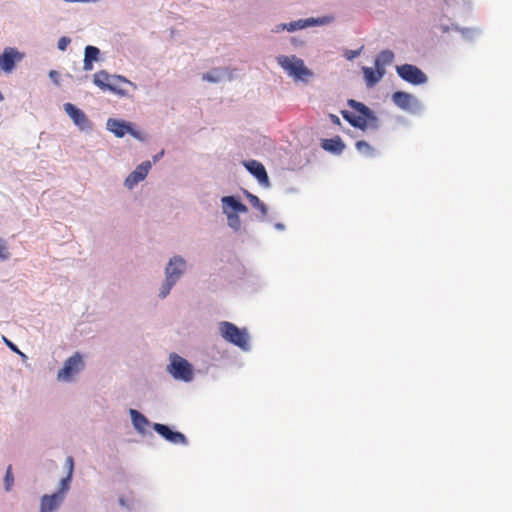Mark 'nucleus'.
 Segmentation results:
<instances>
[{
  "label": "nucleus",
  "instance_id": "c9c22d12",
  "mask_svg": "<svg viewBox=\"0 0 512 512\" xmlns=\"http://www.w3.org/2000/svg\"><path fill=\"white\" fill-rule=\"evenodd\" d=\"M330 119H331L332 123H334L336 125L341 124L339 117L334 114H330Z\"/></svg>",
  "mask_w": 512,
  "mask_h": 512
},
{
  "label": "nucleus",
  "instance_id": "1a4fd4ad",
  "mask_svg": "<svg viewBox=\"0 0 512 512\" xmlns=\"http://www.w3.org/2000/svg\"><path fill=\"white\" fill-rule=\"evenodd\" d=\"M107 129L112 132L116 137H123L125 134H131L135 138H139L138 132L134 131L132 126L119 119L109 118L107 120Z\"/></svg>",
  "mask_w": 512,
  "mask_h": 512
},
{
  "label": "nucleus",
  "instance_id": "9d476101",
  "mask_svg": "<svg viewBox=\"0 0 512 512\" xmlns=\"http://www.w3.org/2000/svg\"><path fill=\"white\" fill-rule=\"evenodd\" d=\"M23 59V54L18 52L15 48L7 47L0 55V68L5 72H11L14 69L15 63Z\"/></svg>",
  "mask_w": 512,
  "mask_h": 512
},
{
  "label": "nucleus",
  "instance_id": "412c9836",
  "mask_svg": "<svg viewBox=\"0 0 512 512\" xmlns=\"http://www.w3.org/2000/svg\"><path fill=\"white\" fill-rule=\"evenodd\" d=\"M394 54L390 50L382 51L375 60V67L377 69H384V65L392 63Z\"/></svg>",
  "mask_w": 512,
  "mask_h": 512
},
{
  "label": "nucleus",
  "instance_id": "f704fd0d",
  "mask_svg": "<svg viewBox=\"0 0 512 512\" xmlns=\"http://www.w3.org/2000/svg\"><path fill=\"white\" fill-rule=\"evenodd\" d=\"M83 69L85 71H90L93 69V61L92 60H88L86 58H84V65H83Z\"/></svg>",
  "mask_w": 512,
  "mask_h": 512
},
{
  "label": "nucleus",
  "instance_id": "a878e982",
  "mask_svg": "<svg viewBox=\"0 0 512 512\" xmlns=\"http://www.w3.org/2000/svg\"><path fill=\"white\" fill-rule=\"evenodd\" d=\"M100 54V50L95 46H86L84 58L92 61H97Z\"/></svg>",
  "mask_w": 512,
  "mask_h": 512
},
{
  "label": "nucleus",
  "instance_id": "6e6552de",
  "mask_svg": "<svg viewBox=\"0 0 512 512\" xmlns=\"http://www.w3.org/2000/svg\"><path fill=\"white\" fill-rule=\"evenodd\" d=\"M118 80L126 82L127 80L123 76H111L105 70H101L94 74L93 83L102 90H109L111 92H117V89L113 85L112 81Z\"/></svg>",
  "mask_w": 512,
  "mask_h": 512
},
{
  "label": "nucleus",
  "instance_id": "ddd939ff",
  "mask_svg": "<svg viewBox=\"0 0 512 512\" xmlns=\"http://www.w3.org/2000/svg\"><path fill=\"white\" fill-rule=\"evenodd\" d=\"M150 169H151V163L149 161L142 162L126 178L125 186L129 189H132L136 184H138L140 181H143L146 178Z\"/></svg>",
  "mask_w": 512,
  "mask_h": 512
},
{
  "label": "nucleus",
  "instance_id": "f03ea898",
  "mask_svg": "<svg viewBox=\"0 0 512 512\" xmlns=\"http://www.w3.org/2000/svg\"><path fill=\"white\" fill-rule=\"evenodd\" d=\"M276 60L281 68L296 81L308 82L313 77V72L305 66L304 61L295 55H280Z\"/></svg>",
  "mask_w": 512,
  "mask_h": 512
},
{
  "label": "nucleus",
  "instance_id": "7ed1b4c3",
  "mask_svg": "<svg viewBox=\"0 0 512 512\" xmlns=\"http://www.w3.org/2000/svg\"><path fill=\"white\" fill-rule=\"evenodd\" d=\"M219 330L221 336L228 342L240 347L243 350L249 348V336L246 329H240L235 324L227 321L220 322Z\"/></svg>",
  "mask_w": 512,
  "mask_h": 512
},
{
  "label": "nucleus",
  "instance_id": "2eb2a0df",
  "mask_svg": "<svg viewBox=\"0 0 512 512\" xmlns=\"http://www.w3.org/2000/svg\"><path fill=\"white\" fill-rule=\"evenodd\" d=\"M64 497L61 493H54L52 495H44L41 498L40 512H53L63 502Z\"/></svg>",
  "mask_w": 512,
  "mask_h": 512
},
{
  "label": "nucleus",
  "instance_id": "7c9ffc66",
  "mask_svg": "<svg viewBox=\"0 0 512 512\" xmlns=\"http://www.w3.org/2000/svg\"><path fill=\"white\" fill-rule=\"evenodd\" d=\"M71 40L68 37H61L58 41V48L61 51L66 50L67 46L70 44Z\"/></svg>",
  "mask_w": 512,
  "mask_h": 512
},
{
  "label": "nucleus",
  "instance_id": "9b49d317",
  "mask_svg": "<svg viewBox=\"0 0 512 512\" xmlns=\"http://www.w3.org/2000/svg\"><path fill=\"white\" fill-rule=\"evenodd\" d=\"M64 110L81 130H88L91 124L85 113L71 103L64 104Z\"/></svg>",
  "mask_w": 512,
  "mask_h": 512
},
{
  "label": "nucleus",
  "instance_id": "dca6fc26",
  "mask_svg": "<svg viewBox=\"0 0 512 512\" xmlns=\"http://www.w3.org/2000/svg\"><path fill=\"white\" fill-rule=\"evenodd\" d=\"M321 147L324 150L334 154H341L345 149V144L339 136H336L331 139H323L321 142Z\"/></svg>",
  "mask_w": 512,
  "mask_h": 512
},
{
  "label": "nucleus",
  "instance_id": "0eeeda50",
  "mask_svg": "<svg viewBox=\"0 0 512 512\" xmlns=\"http://www.w3.org/2000/svg\"><path fill=\"white\" fill-rule=\"evenodd\" d=\"M177 263L181 266L183 264V259L181 257L176 256L170 259L168 266L166 267V280L160 291L161 298H165L169 294L170 290L172 289L176 281L179 279V272L175 273L174 271H172V266Z\"/></svg>",
  "mask_w": 512,
  "mask_h": 512
},
{
  "label": "nucleus",
  "instance_id": "f8f14e48",
  "mask_svg": "<svg viewBox=\"0 0 512 512\" xmlns=\"http://www.w3.org/2000/svg\"><path fill=\"white\" fill-rule=\"evenodd\" d=\"M153 429L170 443L187 444V439L184 434L181 432L172 431L168 426L164 424L154 423Z\"/></svg>",
  "mask_w": 512,
  "mask_h": 512
},
{
  "label": "nucleus",
  "instance_id": "a19ab883",
  "mask_svg": "<svg viewBox=\"0 0 512 512\" xmlns=\"http://www.w3.org/2000/svg\"><path fill=\"white\" fill-rule=\"evenodd\" d=\"M352 55L348 57V59H351L352 57L358 55V51H352Z\"/></svg>",
  "mask_w": 512,
  "mask_h": 512
},
{
  "label": "nucleus",
  "instance_id": "bb28decb",
  "mask_svg": "<svg viewBox=\"0 0 512 512\" xmlns=\"http://www.w3.org/2000/svg\"><path fill=\"white\" fill-rule=\"evenodd\" d=\"M72 474L68 473L65 478H63L60 482V488L57 493H61V495L64 497V494L69 490L70 488V482H71Z\"/></svg>",
  "mask_w": 512,
  "mask_h": 512
},
{
  "label": "nucleus",
  "instance_id": "e433bc0d",
  "mask_svg": "<svg viewBox=\"0 0 512 512\" xmlns=\"http://www.w3.org/2000/svg\"><path fill=\"white\" fill-rule=\"evenodd\" d=\"M163 155H164V151L162 150L161 152H159L157 155H155L153 157V161L157 162Z\"/></svg>",
  "mask_w": 512,
  "mask_h": 512
},
{
  "label": "nucleus",
  "instance_id": "4468645a",
  "mask_svg": "<svg viewBox=\"0 0 512 512\" xmlns=\"http://www.w3.org/2000/svg\"><path fill=\"white\" fill-rule=\"evenodd\" d=\"M246 169L254 175L261 184L267 185L269 182L267 172L263 164L256 160L244 162Z\"/></svg>",
  "mask_w": 512,
  "mask_h": 512
},
{
  "label": "nucleus",
  "instance_id": "f257e3e1",
  "mask_svg": "<svg viewBox=\"0 0 512 512\" xmlns=\"http://www.w3.org/2000/svg\"><path fill=\"white\" fill-rule=\"evenodd\" d=\"M348 105L360 114L357 116L346 110L341 111L343 118L350 125L363 131L379 129L380 120L369 107L353 99L348 100Z\"/></svg>",
  "mask_w": 512,
  "mask_h": 512
},
{
  "label": "nucleus",
  "instance_id": "cd10ccee",
  "mask_svg": "<svg viewBox=\"0 0 512 512\" xmlns=\"http://www.w3.org/2000/svg\"><path fill=\"white\" fill-rule=\"evenodd\" d=\"M5 488L7 491H9L13 485V482H14V477H13V474H12V466L9 465L8 468H7V471H6V475H5Z\"/></svg>",
  "mask_w": 512,
  "mask_h": 512
},
{
  "label": "nucleus",
  "instance_id": "423d86ee",
  "mask_svg": "<svg viewBox=\"0 0 512 512\" xmlns=\"http://www.w3.org/2000/svg\"><path fill=\"white\" fill-rule=\"evenodd\" d=\"M396 71L400 78L410 84L420 85L427 82L426 74L417 66L411 64H403L397 66Z\"/></svg>",
  "mask_w": 512,
  "mask_h": 512
},
{
  "label": "nucleus",
  "instance_id": "2f4dec72",
  "mask_svg": "<svg viewBox=\"0 0 512 512\" xmlns=\"http://www.w3.org/2000/svg\"><path fill=\"white\" fill-rule=\"evenodd\" d=\"M184 268H185V261L183 260V264L180 266L178 263L177 264H174L172 266V271H174L175 273L179 272V277L181 276V274L183 273L184 271Z\"/></svg>",
  "mask_w": 512,
  "mask_h": 512
},
{
  "label": "nucleus",
  "instance_id": "20e7f679",
  "mask_svg": "<svg viewBox=\"0 0 512 512\" xmlns=\"http://www.w3.org/2000/svg\"><path fill=\"white\" fill-rule=\"evenodd\" d=\"M169 373L175 378L185 382L191 381L193 378V371L188 361L176 354L171 356V363L169 365Z\"/></svg>",
  "mask_w": 512,
  "mask_h": 512
},
{
  "label": "nucleus",
  "instance_id": "ea45409f",
  "mask_svg": "<svg viewBox=\"0 0 512 512\" xmlns=\"http://www.w3.org/2000/svg\"><path fill=\"white\" fill-rule=\"evenodd\" d=\"M119 503H120V505H122V506H126V501H125L123 498H120V499H119Z\"/></svg>",
  "mask_w": 512,
  "mask_h": 512
},
{
  "label": "nucleus",
  "instance_id": "c756f323",
  "mask_svg": "<svg viewBox=\"0 0 512 512\" xmlns=\"http://www.w3.org/2000/svg\"><path fill=\"white\" fill-rule=\"evenodd\" d=\"M9 253L3 240L0 239V260L8 259Z\"/></svg>",
  "mask_w": 512,
  "mask_h": 512
},
{
  "label": "nucleus",
  "instance_id": "f3484780",
  "mask_svg": "<svg viewBox=\"0 0 512 512\" xmlns=\"http://www.w3.org/2000/svg\"><path fill=\"white\" fill-rule=\"evenodd\" d=\"M392 101L399 108L403 110H408L412 106L413 96L404 91H397L393 93Z\"/></svg>",
  "mask_w": 512,
  "mask_h": 512
},
{
  "label": "nucleus",
  "instance_id": "79ce46f5",
  "mask_svg": "<svg viewBox=\"0 0 512 512\" xmlns=\"http://www.w3.org/2000/svg\"><path fill=\"white\" fill-rule=\"evenodd\" d=\"M3 98H4V97H3L2 93L0 92V101H2V100H3Z\"/></svg>",
  "mask_w": 512,
  "mask_h": 512
},
{
  "label": "nucleus",
  "instance_id": "4c0bfd02",
  "mask_svg": "<svg viewBox=\"0 0 512 512\" xmlns=\"http://www.w3.org/2000/svg\"><path fill=\"white\" fill-rule=\"evenodd\" d=\"M65 2H97L98 0H64Z\"/></svg>",
  "mask_w": 512,
  "mask_h": 512
},
{
  "label": "nucleus",
  "instance_id": "c85d7f7f",
  "mask_svg": "<svg viewBox=\"0 0 512 512\" xmlns=\"http://www.w3.org/2000/svg\"><path fill=\"white\" fill-rule=\"evenodd\" d=\"M305 25L301 24V21L299 22H291L288 25H283V29H287L288 31H294L299 28H304Z\"/></svg>",
  "mask_w": 512,
  "mask_h": 512
},
{
  "label": "nucleus",
  "instance_id": "aec40b11",
  "mask_svg": "<svg viewBox=\"0 0 512 512\" xmlns=\"http://www.w3.org/2000/svg\"><path fill=\"white\" fill-rule=\"evenodd\" d=\"M131 419L136 430L143 433L145 428L149 425L148 419L138 412L137 410H130Z\"/></svg>",
  "mask_w": 512,
  "mask_h": 512
},
{
  "label": "nucleus",
  "instance_id": "6ab92c4d",
  "mask_svg": "<svg viewBox=\"0 0 512 512\" xmlns=\"http://www.w3.org/2000/svg\"><path fill=\"white\" fill-rule=\"evenodd\" d=\"M364 78L366 81L367 86L372 87L376 83H378L381 78L383 77L385 70L384 69H377L373 70L370 67H363L362 68Z\"/></svg>",
  "mask_w": 512,
  "mask_h": 512
},
{
  "label": "nucleus",
  "instance_id": "72a5a7b5",
  "mask_svg": "<svg viewBox=\"0 0 512 512\" xmlns=\"http://www.w3.org/2000/svg\"><path fill=\"white\" fill-rule=\"evenodd\" d=\"M66 463H67V466H68V473L73 474V470H74V460H73V458L71 456L67 457Z\"/></svg>",
  "mask_w": 512,
  "mask_h": 512
},
{
  "label": "nucleus",
  "instance_id": "39448f33",
  "mask_svg": "<svg viewBox=\"0 0 512 512\" xmlns=\"http://www.w3.org/2000/svg\"><path fill=\"white\" fill-rule=\"evenodd\" d=\"M83 368V357L80 353L76 352L65 361L64 366L59 370L57 377L61 381H71L72 378Z\"/></svg>",
  "mask_w": 512,
  "mask_h": 512
},
{
  "label": "nucleus",
  "instance_id": "a211bd4d",
  "mask_svg": "<svg viewBox=\"0 0 512 512\" xmlns=\"http://www.w3.org/2000/svg\"><path fill=\"white\" fill-rule=\"evenodd\" d=\"M222 203L224 211H228V209H231L232 213H245L248 211L247 207L233 196H224Z\"/></svg>",
  "mask_w": 512,
  "mask_h": 512
},
{
  "label": "nucleus",
  "instance_id": "58836bf2",
  "mask_svg": "<svg viewBox=\"0 0 512 512\" xmlns=\"http://www.w3.org/2000/svg\"><path fill=\"white\" fill-rule=\"evenodd\" d=\"M6 343H7V344L9 345V347H11L14 351H17V348H16V346H15L13 343H11V342H10V341H8V340H6Z\"/></svg>",
  "mask_w": 512,
  "mask_h": 512
},
{
  "label": "nucleus",
  "instance_id": "4be33fe9",
  "mask_svg": "<svg viewBox=\"0 0 512 512\" xmlns=\"http://www.w3.org/2000/svg\"><path fill=\"white\" fill-rule=\"evenodd\" d=\"M357 151L365 156H373L374 148L366 141L360 140L355 144Z\"/></svg>",
  "mask_w": 512,
  "mask_h": 512
},
{
  "label": "nucleus",
  "instance_id": "393cba45",
  "mask_svg": "<svg viewBox=\"0 0 512 512\" xmlns=\"http://www.w3.org/2000/svg\"><path fill=\"white\" fill-rule=\"evenodd\" d=\"M225 214L227 215L228 225L236 231L239 230L241 227V221L238 213H232L225 210Z\"/></svg>",
  "mask_w": 512,
  "mask_h": 512
},
{
  "label": "nucleus",
  "instance_id": "b1692460",
  "mask_svg": "<svg viewBox=\"0 0 512 512\" xmlns=\"http://www.w3.org/2000/svg\"><path fill=\"white\" fill-rule=\"evenodd\" d=\"M223 72L224 71L222 69L216 68V69H214L210 73H204L202 75V79L204 81L216 83V82H219L221 80Z\"/></svg>",
  "mask_w": 512,
  "mask_h": 512
},
{
  "label": "nucleus",
  "instance_id": "473e14b6",
  "mask_svg": "<svg viewBox=\"0 0 512 512\" xmlns=\"http://www.w3.org/2000/svg\"><path fill=\"white\" fill-rule=\"evenodd\" d=\"M49 77L56 85H59V73L57 71L51 70L49 72Z\"/></svg>",
  "mask_w": 512,
  "mask_h": 512
},
{
  "label": "nucleus",
  "instance_id": "5701e85b",
  "mask_svg": "<svg viewBox=\"0 0 512 512\" xmlns=\"http://www.w3.org/2000/svg\"><path fill=\"white\" fill-rule=\"evenodd\" d=\"M247 199L249 203L259 209L263 215L267 214V207L266 205L256 196L251 193H247Z\"/></svg>",
  "mask_w": 512,
  "mask_h": 512
}]
</instances>
